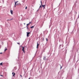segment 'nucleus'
<instances>
[{"label":"nucleus","instance_id":"f257e3e1","mask_svg":"<svg viewBox=\"0 0 79 79\" xmlns=\"http://www.w3.org/2000/svg\"><path fill=\"white\" fill-rule=\"evenodd\" d=\"M40 3H41V5L42 6V7H44L45 6V5H42V1H40Z\"/></svg>","mask_w":79,"mask_h":79},{"label":"nucleus","instance_id":"f03ea898","mask_svg":"<svg viewBox=\"0 0 79 79\" xmlns=\"http://www.w3.org/2000/svg\"><path fill=\"white\" fill-rule=\"evenodd\" d=\"M27 37H28V36H29V35L30 34V32H27Z\"/></svg>","mask_w":79,"mask_h":79},{"label":"nucleus","instance_id":"7ed1b4c3","mask_svg":"<svg viewBox=\"0 0 79 79\" xmlns=\"http://www.w3.org/2000/svg\"><path fill=\"white\" fill-rule=\"evenodd\" d=\"M22 51H23L24 53H25L24 52V47H23V48H22Z\"/></svg>","mask_w":79,"mask_h":79},{"label":"nucleus","instance_id":"20e7f679","mask_svg":"<svg viewBox=\"0 0 79 79\" xmlns=\"http://www.w3.org/2000/svg\"><path fill=\"white\" fill-rule=\"evenodd\" d=\"M39 43H38V42L37 43V47L36 48H37V49L38 48V47H39Z\"/></svg>","mask_w":79,"mask_h":79},{"label":"nucleus","instance_id":"39448f33","mask_svg":"<svg viewBox=\"0 0 79 79\" xmlns=\"http://www.w3.org/2000/svg\"><path fill=\"white\" fill-rule=\"evenodd\" d=\"M13 10H10V13H11V15H13Z\"/></svg>","mask_w":79,"mask_h":79},{"label":"nucleus","instance_id":"423d86ee","mask_svg":"<svg viewBox=\"0 0 79 79\" xmlns=\"http://www.w3.org/2000/svg\"><path fill=\"white\" fill-rule=\"evenodd\" d=\"M34 27V26H32L31 27V28L32 29V28H33Z\"/></svg>","mask_w":79,"mask_h":79},{"label":"nucleus","instance_id":"0eeeda50","mask_svg":"<svg viewBox=\"0 0 79 79\" xmlns=\"http://www.w3.org/2000/svg\"><path fill=\"white\" fill-rule=\"evenodd\" d=\"M18 1H16V2H15V5H16V3H18Z\"/></svg>","mask_w":79,"mask_h":79},{"label":"nucleus","instance_id":"6e6552de","mask_svg":"<svg viewBox=\"0 0 79 79\" xmlns=\"http://www.w3.org/2000/svg\"><path fill=\"white\" fill-rule=\"evenodd\" d=\"M2 63H3V62H2V63H1L0 64V65L1 66H2Z\"/></svg>","mask_w":79,"mask_h":79},{"label":"nucleus","instance_id":"1a4fd4ad","mask_svg":"<svg viewBox=\"0 0 79 79\" xmlns=\"http://www.w3.org/2000/svg\"><path fill=\"white\" fill-rule=\"evenodd\" d=\"M26 27H27V30H29V29L28 28V26H27Z\"/></svg>","mask_w":79,"mask_h":79},{"label":"nucleus","instance_id":"9d476101","mask_svg":"<svg viewBox=\"0 0 79 79\" xmlns=\"http://www.w3.org/2000/svg\"><path fill=\"white\" fill-rule=\"evenodd\" d=\"M60 69H61V68H62V67H63V66H61V65H60Z\"/></svg>","mask_w":79,"mask_h":79},{"label":"nucleus","instance_id":"9b49d317","mask_svg":"<svg viewBox=\"0 0 79 79\" xmlns=\"http://www.w3.org/2000/svg\"><path fill=\"white\" fill-rule=\"evenodd\" d=\"M29 24H30V23L27 24V26H28V25H29Z\"/></svg>","mask_w":79,"mask_h":79},{"label":"nucleus","instance_id":"f8f14e48","mask_svg":"<svg viewBox=\"0 0 79 79\" xmlns=\"http://www.w3.org/2000/svg\"><path fill=\"white\" fill-rule=\"evenodd\" d=\"M15 73H14L13 75V76H15Z\"/></svg>","mask_w":79,"mask_h":79},{"label":"nucleus","instance_id":"ddd939ff","mask_svg":"<svg viewBox=\"0 0 79 79\" xmlns=\"http://www.w3.org/2000/svg\"><path fill=\"white\" fill-rule=\"evenodd\" d=\"M17 44L19 45H20V43H17Z\"/></svg>","mask_w":79,"mask_h":79},{"label":"nucleus","instance_id":"4468645a","mask_svg":"<svg viewBox=\"0 0 79 79\" xmlns=\"http://www.w3.org/2000/svg\"><path fill=\"white\" fill-rule=\"evenodd\" d=\"M6 50H7V49L6 48L5 50H4V52H5L6 51Z\"/></svg>","mask_w":79,"mask_h":79},{"label":"nucleus","instance_id":"2eb2a0df","mask_svg":"<svg viewBox=\"0 0 79 79\" xmlns=\"http://www.w3.org/2000/svg\"><path fill=\"white\" fill-rule=\"evenodd\" d=\"M46 40L47 42V41H48V39H47V38H46Z\"/></svg>","mask_w":79,"mask_h":79},{"label":"nucleus","instance_id":"dca6fc26","mask_svg":"<svg viewBox=\"0 0 79 79\" xmlns=\"http://www.w3.org/2000/svg\"><path fill=\"white\" fill-rule=\"evenodd\" d=\"M63 46H64V45H63V44H62V47H63Z\"/></svg>","mask_w":79,"mask_h":79},{"label":"nucleus","instance_id":"f3484780","mask_svg":"<svg viewBox=\"0 0 79 79\" xmlns=\"http://www.w3.org/2000/svg\"><path fill=\"white\" fill-rule=\"evenodd\" d=\"M44 60H45V56H44Z\"/></svg>","mask_w":79,"mask_h":79},{"label":"nucleus","instance_id":"a211bd4d","mask_svg":"<svg viewBox=\"0 0 79 79\" xmlns=\"http://www.w3.org/2000/svg\"><path fill=\"white\" fill-rule=\"evenodd\" d=\"M12 19H13L12 18L11 19H10V21H11V20H12Z\"/></svg>","mask_w":79,"mask_h":79},{"label":"nucleus","instance_id":"6ab92c4d","mask_svg":"<svg viewBox=\"0 0 79 79\" xmlns=\"http://www.w3.org/2000/svg\"><path fill=\"white\" fill-rule=\"evenodd\" d=\"M39 8H42V6H41L40 5V6Z\"/></svg>","mask_w":79,"mask_h":79},{"label":"nucleus","instance_id":"aec40b11","mask_svg":"<svg viewBox=\"0 0 79 79\" xmlns=\"http://www.w3.org/2000/svg\"><path fill=\"white\" fill-rule=\"evenodd\" d=\"M51 25H50L49 26V28H50V26H51Z\"/></svg>","mask_w":79,"mask_h":79},{"label":"nucleus","instance_id":"412c9836","mask_svg":"<svg viewBox=\"0 0 79 79\" xmlns=\"http://www.w3.org/2000/svg\"><path fill=\"white\" fill-rule=\"evenodd\" d=\"M61 45L60 44L59 45V47H61Z\"/></svg>","mask_w":79,"mask_h":79},{"label":"nucleus","instance_id":"4be33fe9","mask_svg":"<svg viewBox=\"0 0 79 79\" xmlns=\"http://www.w3.org/2000/svg\"><path fill=\"white\" fill-rule=\"evenodd\" d=\"M25 9H26H26H27V6L25 7Z\"/></svg>","mask_w":79,"mask_h":79},{"label":"nucleus","instance_id":"5701e85b","mask_svg":"<svg viewBox=\"0 0 79 79\" xmlns=\"http://www.w3.org/2000/svg\"><path fill=\"white\" fill-rule=\"evenodd\" d=\"M29 23H30V24H31V22H29Z\"/></svg>","mask_w":79,"mask_h":79},{"label":"nucleus","instance_id":"b1692460","mask_svg":"<svg viewBox=\"0 0 79 79\" xmlns=\"http://www.w3.org/2000/svg\"><path fill=\"white\" fill-rule=\"evenodd\" d=\"M15 7H16V5H15Z\"/></svg>","mask_w":79,"mask_h":79},{"label":"nucleus","instance_id":"393cba45","mask_svg":"<svg viewBox=\"0 0 79 79\" xmlns=\"http://www.w3.org/2000/svg\"><path fill=\"white\" fill-rule=\"evenodd\" d=\"M39 9L37 10V11H39Z\"/></svg>","mask_w":79,"mask_h":79},{"label":"nucleus","instance_id":"a878e982","mask_svg":"<svg viewBox=\"0 0 79 79\" xmlns=\"http://www.w3.org/2000/svg\"><path fill=\"white\" fill-rule=\"evenodd\" d=\"M43 8H44V9H45V6L44 7H43Z\"/></svg>","mask_w":79,"mask_h":79},{"label":"nucleus","instance_id":"bb28decb","mask_svg":"<svg viewBox=\"0 0 79 79\" xmlns=\"http://www.w3.org/2000/svg\"><path fill=\"white\" fill-rule=\"evenodd\" d=\"M44 38H43V41H44Z\"/></svg>","mask_w":79,"mask_h":79},{"label":"nucleus","instance_id":"cd10ccee","mask_svg":"<svg viewBox=\"0 0 79 79\" xmlns=\"http://www.w3.org/2000/svg\"><path fill=\"white\" fill-rule=\"evenodd\" d=\"M0 54H2V52H0Z\"/></svg>","mask_w":79,"mask_h":79},{"label":"nucleus","instance_id":"c85d7f7f","mask_svg":"<svg viewBox=\"0 0 79 79\" xmlns=\"http://www.w3.org/2000/svg\"><path fill=\"white\" fill-rule=\"evenodd\" d=\"M13 74H14V73L13 72V73H12V74L13 75Z\"/></svg>","mask_w":79,"mask_h":79},{"label":"nucleus","instance_id":"c756f323","mask_svg":"<svg viewBox=\"0 0 79 79\" xmlns=\"http://www.w3.org/2000/svg\"><path fill=\"white\" fill-rule=\"evenodd\" d=\"M20 76H21V77H22V75H20Z\"/></svg>","mask_w":79,"mask_h":79},{"label":"nucleus","instance_id":"7c9ffc66","mask_svg":"<svg viewBox=\"0 0 79 79\" xmlns=\"http://www.w3.org/2000/svg\"><path fill=\"white\" fill-rule=\"evenodd\" d=\"M0 76H3V75H1Z\"/></svg>","mask_w":79,"mask_h":79},{"label":"nucleus","instance_id":"2f4dec72","mask_svg":"<svg viewBox=\"0 0 79 79\" xmlns=\"http://www.w3.org/2000/svg\"><path fill=\"white\" fill-rule=\"evenodd\" d=\"M8 21H10V19H8Z\"/></svg>","mask_w":79,"mask_h":79},{"label":"nucleus","instance_id":"473e14b6","mask_svg":"<svg viewBox=\"0 0 79 79\" xmlns=\"http://www.w3.org/2000/svg\"><path fill=\"white\" fill-rule=\"evenodd\" d=\"M17 5H18V4H17Z\"/></svg>","mask_w":79,"mask_h":79},{"label":"nucleus","instance_id":"72a5a7b5","mask_svg":"<svg viewBox=\"0 0 79 79\" xmlns=\"http://www.w3.org/2000/svg\"><path fill=\"white\" fill-rule=\"evenodd\" d=\"M2 0V1H3V0Z\"/></svg>","mask_w":79,"mask_h":79}]
</instances>
